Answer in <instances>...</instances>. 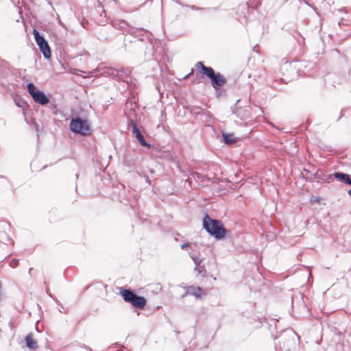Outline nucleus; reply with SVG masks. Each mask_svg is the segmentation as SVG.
Segmentation results:
<instances>
[{
  "label": "nucleus",
  "mask_w": 351,
  "mask_h": 351,
  "mask_svg": "<svg viewBox=\"0 0 351 351\" xmlns=\"http://www.w3.org/2000/svg\"><path fill=\"white\" fill-rule=\"evenodd\" d=\"M33 34L34 36L35 40L44 57L46 58H49L51 57V49L47 42L45 40L44 37L40 35L38 30L34 29L33 30Z\"/></svg>",
  "instance_id": "nucleus-5"
},
{
  "label": "nucleus",
  "mask_w": 351,
  "mask_h": 351,
  "mask_svg": "<svg viewBox=\"0 0 351 351\" xmlns=\"http://www.w3.org/2000/svg\"><path fill=\"white\" fill-rule=\"evenodd\" d=\"M203 226L209 234L214 236L216 239L223 238L226 235V230L221 222L211 219L208 215H206L204 218Z\"/></svg>",
  "instance_id": "nucleus-1"
},
{
  "label": "nucleus",
  "mask_w": 351,
  "mask_h": 351,
  "mask_svg": "<svg viewBox=\"0 0 351 351\" xmlns=\"http://www.w3.org/2000/svg\"><path fill=\"white\" fill-rule=\"evenodd\" d=\"M223 138L226 144L230 145L236 141V139L233 137L232 134H223Z\"/></svg>",
  "instance_id": "nucleus-13"
},
{
  "label": "nucleus",
  "mask_w": 351,
  "mask_h": 351,
  "mask_svg": "<svg viewBox=\"0 0 351 351\" xmlns=\"http://www.w3.org/2000/svg\"><path fill=\"white\" fill-rule=\"evenodd\" d=\"M348 193L349 195L351 196V189L348 191Z\"/></svg>",
  "instance_id": "nucleus-19"
},
{
  "label": "nucleus",
  "mask_w": 351,
  "mask_h": 351,
  "mask_svg": "<svg viewBox=\"0 0 351 351\" xmlns=\"http://www.w3.org/2000/svg\"><path fill=\"white\" fill-rule=\"evenodd\" d=\"M25 341L27 346L30 349L36 348L37 346V342L33 339V336L32 334H29L27 335L25 338Z\"/></svg>",
  "instance_id": "nucleus-12"
},
{
  "label": "nucleus",
  "mask_w": 351,
  "mask_h": 351,
  "mask_svg": "<svg viewBox=\"0 0 351 351\" xmlns=\"http://www.w3.org/2000/svg\"><path fill=\"white\" fill-rule=\"evenodd\" d=\"M197 67L202 69V73L205 75H210L213 74V69L211 67L206 66L202 62L197 63Z\"/></svg>",
  "instance_id": "nucleus-11"
},
{
  "label": "nucleus",
  "mask_w": 351,
  "mask_h": 351,
  "mask_svg": "<svg viewBox=\"0 0 351 351\" xmlns=\"http://www.w3.org/2000/svg\"><path fill=\"white\" fill-rule=\"evenodd\" d=\"M334 177L340 181H342L348 184H350V177L348 174L341 172H335L334 173Z\"/></svg>",
  "instance_id": "nucleus-10"
},
{
  "label": "nucleus",
  "mask_w": 351,
  "mask_h": 351,
  "mask_svg": "<svg viewBox=\"0 0 351 351\" xmlns=\"http://www.w3.org/2000/svg\"><path fill=\"white\" fill-rule=\"evenodd\" d=\"M350 184H351V179H350Z\"/></svg>",
  "instance_id": "nucleus-20"
},
{
  "label": "nucleus",
  "mask_w": 351,
  "mask_h": 351,
  "mask_svg": "<svg viewBox=\"0 0 351 351\" xmlns=\"http://www.w3.org/2000/svg\"><path fill=\"white\" fill-rule=\"evenodd\" d=\"M19 261L16 259H13L10 261V265L12 267H16L18 265Z\"/></svg>",
  "instance_id": "nucleus-17"
},
{
  "label": "nucleus",
  "mask_w": 351,
  "mask_h": 351,
  "mask_svg": "<svg viewBox=\"0 0 351 351\" xmlns=\"http://www.w3.org/2000/svg\"><path fill=\"white\" fill-rule=\"evenodd\" d=\"M106 73L109 75H112L113 77H118L121 78L123 75H128L130 74V71L129 69L125 68H120L119 69L114 68H107Z\"/></svg>",
  "instance_id": "nucleus-7"
},
{
  "label": "nucleus",
  "mask_w": 351,
  "mask_h": 351,
  "mask_svg": "<svg viewBox=\"0 0 351 351\" xmlns=\"http://www.w3.org/2000/svg\"><path fill=\"white\" fill-rule=\"evenodd\" d=\"M70 129L72 132L85 136L89 133L90 125L87 121L80 118L72 119L70 123Z\"/></svg>",
  "instance_id": "nucleus-3"
},
{
  "label": "nucleus",
  "mask_w": 351,
  "mask_h": 351,
  "mask_svg": "<svg viewBox=\"0 0 351 351\" xmlns=\"http://www.w3.org/2000/svg\"><path fill=\"white\" fill-rule=\"evenodd\" d=\"M120 293L124 300L131 303L134 307L143 308L146 304V300L143 297L138 296L129 289H121Z\"/></svg>",
  "instance_id": "nucleus-2"
},
{
  "label": "nucleus",
  "mask_w": 351,
  "mask_h": 351,
  "mask_svg": "<svg viewBox=\"0 0 351 351\" xmlns=\"http://www.w3.org/2000/svg\"><path fill=\"white\" fill-rule=\"evenodd\" d=\"M322 200V197L320 196H312L310 198V202L311 204H320Z\"/></svg>",
  "instance_id": "nucleus-14"
},
{
  "label": "nucleus",
  "mask_w": 351,
  "mask_h": 351,
  "mask_svg": "<svg viewBox=\"0 0 351 351\" xmlns=\"http://www.w3.org/2000/svg\"><path fill=\"white\" fill-rule=\"evenodd\" d=\"M191 257L196 266L201 264L202 260H200L197 256L191 255Z\"/></svg>",
  "instance_id": "nucleus-15"
},
{
  "label": "nucleus",
  "mask_w": 351,
  "mask_h": 351,
  "mask_svg": "<svg viewBox=\"0 0 351 351\" xmlns=\"http://www.w3.org/2000/svg\"><path fill=\"white\" fill-rule=\"evenodd\" d=\"M195 269L197 270L198 271V273H199V274L205 272L204 267L201 265H198L195 266Z\"/></svg>",
  "instance_id": "nucleus-16"
},
{
  "label": "nucleus",
  "mask_w": 351,
  "mask_h": 351,
  "mask_svg": "<svg viewBox=\"0 0 351 351\" xmlns=\"http://www.w3.org/2000/svg\"><path fill=\"white\" fill-rule=\"evenodd\" d=\"M212 81V86L214 88L218 89L220 86H223L226 80L225 77L219 73H215L213 69V74L207 75Z\"/></svg>",
  "instance_id": "nucleus-6"
},
{
  "label": "nucleus",
  "mask_w": 351,
  "mask_h": 351,
  "mask_svg": "<svg viewBox=\"0 0 351 351\" xmlns=\"http://www.w3.org/2000/svg\"><path fill=\"white\" fill-rule=\"evenodd\" d=\"M27 90L34 101L40 105H46L49 102V99L45 93L39 90L33 83L27 84Z\"/></svg>",
  "instance_id": "nucleus-4"
},
{
  "label": "nucleus",
  "mask_w": 351,
  "mask_h": 351,
  "mask_svg": "<svg viewBox=\"0 0 351 351\" xmlns=\"http://www.w3.org/2000/svg\"><path fill=\"white\" fill-rule=\"evenodd\" d=\"M133 133L135 134V136L136 138V139L138 141V142L140 143V144L142 145V146H147V147H149V145H148L146 141H145L143 135L141 134L140 130L138 129V128L136 127V125L135 124L133 125Z\"/></svg>",
  "instance_id": "nucleus-9"
},
{
  "label": "nucleus",
  "mask_w": 351,
  "mask_h": 351,
  "mask_svg": "<svg viewBox=\"0 0 351 351\" xmlns=\"http://www.w3.org/2000/svg\"><path fill=\"white\" fill-rule=\"evenodd\" d=\"M189 246V243H184L181 245V248L182 250H185Z\"/></svg>",
  "instance_id": "nucleus-18"
},
{
  "label": "nucleus",
  "mask_w": 351,
  "mask_h": 351,
  "mask_svg": "<svg viewBox=\"0 0 351 351\" xmlns=\"http://www.w3.org/2000/svg\"><path fill=\"white\" fill-rule=\"evenodd\" d=\"M186 293L193 295L196 298H201L203 295H205V293L202 288L193 285L186 287Z\"/></svg>",
  "instance_id": "nucleus-8"
}]
</instances>
